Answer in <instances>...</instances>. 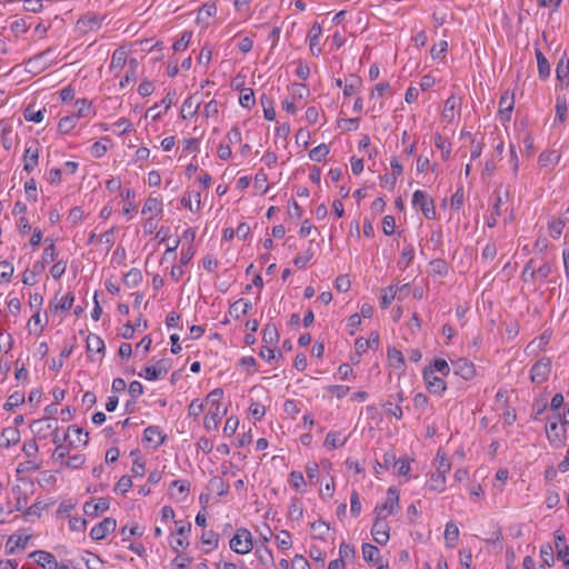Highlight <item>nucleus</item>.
Instances as JSON below:
<instances>
[{"label": "nucleus", "instance_id": "f3484780", "mask_svg": "<svg viewBox=\"0 0 569 569\" xmlns=\"http://www.w3.org/2000/svg\"><path fill=\"white\" fill-rule=\"evenodd\" d=\"M20 441V431L16 426L7 427L0 435V447L10 448Z\"/></svg>", "mask_w": 569, "mask_h": 569}, {"label": "nucleus", "instance_id": "603ef678", "mask_svg": "<svg viewBox=\"0 0 569 569\" xmlns=\"http://www.w3.org/2000/svg\"><path fill=\"white\" fill-rule=\"evenodd\" d=\"M44 112H46V109H42V110H33L31 107H28L26 110H24V119L27 121H31V122H36V123H39L43 120L44 118Z\"/></svg>", "mask_w": 569, "mask_h": 569}, {"label": "nucleus", "instance_id": "2eb2a0df", "mask_svg": "<svg viewBox=\"0 0 569 569\" xmlns=\"http://www.w3.org/2000/svg\"><path fill=\"white\" fill-rule=\"evenodd\" d=\"M423 380L430 392L440 395L446 390V383L442 378L433 375L431 370L423 371Z\"/></svg>", "mask_w": 569, "mask_h": 569}, {"label": "nucleus", "instance_id": "2f4dec72", "mask_svg": "<svg viewBox=\"0 0 569 569\" xmlns=\"http://www.w3.org/2000/svg\"><path fill=\"white\" fill-rule=\"evenodd\" d=\"M556 77L559 82H563L569 77V59L563 54L556 67Z\"/></svg>", "mask_w": 569, "mask_h": 569}, {"label": "nucleus", "instance_id": "0eeeda50", "mask_svg": "<svg viewBox=\"0 0 569 569\" xmlns=\"http://www.w3.org/2000/svg\"><path fill=\"white\" fill-rule=\"evenodd\" d=\"M177 526V536L171 537L170 546L174 551H179L180 549H184L188 547L189 542L187 540V536L191 530V525L189 522H176Z\"/></svg>", "mask_w": 569, "mask_h": 569}, {"label": "nucleus", "instance_id": "a211bd4d", "mask_svg": "<svg viewBox=\"0 0 569 569\" xmlns=\"http://www.w3.org/2000/svg\"><path fill=\"white\" fill-rule=\"evenodd\" d=\"M164 436L157 426H149L143 431V441L152 443L154 448H158L164 442Z\"/></svg>", "mask_w": 569, "mask_h": 569}, {"label": "nucleus", "instance_id": "0e129e2a", "mask_svg": "<svg viewBox=\"0 0 569 569\" xmlns=\"http://www.w3.org/2000/svg\"><path fill=\"white\" fill-rule=\"evenodd\" d=\"M428 407V398L423 393H417L413 397V408L417 410L420 415L426 411Z\"/></svg>", "mask_w": 569, "mask_h": 569}, {"label": "nucleus", "instance_id": "cd10ccee", "mask_svg": "<svg viewBox=\"0 0 569 569\" xmlns=\"http://www.w3.org/2000/svg\"><path fill=\"white\" fill-rule=\"evenodd\" d=\"M460 99L456 96H450L446 101L442 110V119L447 122H452L455 118V109L459 106Z\"/></svg>", "mask_w": 569, "mask_h": 569}, {"label": "nucleus", "instance_id": "bf43d9fd", "mask_svg": "<svg viewBox=\"0 0 569 569\" xmlns=\"http://www.w3.org/2000/svg\"><path fill=\"white\" fill-rule=\"evenodd\" d=\"M498 252L497 246L493 242L486 244L481 252V259L486 262H491Z\"/></svg>", "mask_w": 569, "mask_h": 569}, {"label": "nucleus", "instance_id": "412c9836", "mask_svg": "<svg viewBox=\"0 0 569 569\" xmlns=\"http://www.w3.org/2000/svg\"><path fill=\"white\" fill-rule=\"evenodd\" d=\"M348 440V436L342 435L340 431H329L325 439V447L328 450L341 448Z\"/></svg>", "mask_w": 569, "mask_h": 569}, {"label": "nucleus", "instance_id": "4468645a", "mask_svg": "<svg viewBox=\"0 0 569 569\" xmlns=\"http://www.w3.org/2000/svg\"><path fill=\"white\" fill-rule=\"evenodd\" d=\"M103 21V17L97 14H86L81 17L77 26L81 32H91L101 28Z\"/></svg>", "mask_w": 569, "mask_h": 569}, {"label": "nucleus", "instance_id": "6ab92c4d", "mask_svg": "<svg viewBox=\"0 0 569 569\" xmlns=\"http://www.w3.org/2000/svg\"><path fill=\"white\" fill-rule=\"evenodd\" d=\"M322 29L319 23H313L308 32L310 51L313 56H319L321 53V48L319 47V39L321 37Z\"/></svg>", "mask_w": 569, "mask_h": 569}, {"label": "nucleus", "instance_id": "c756f323", "mask_svg": "<svg viewBox=\"0 0 569 569\" xmlns=\"http://www.w3.org/2000/svg\"><path fill=\"white\" fill-rule=\"evenodd\" d=\"M427 488L431 491L442 492L446 488V476L436 471L432 472L427 482Z\"/></svg>", "mask_w": 569, "mask_h": 569}, {"label": "nucleus", "instance_id": "b1692460", "mask_svg": "<svg viewBox=\"0 0 569 569\" xmlns=\"http://www.w3.org/2000/svg\"><path fill=\"white\" fill-rule=\"evenodd\" d=\"M139 62L136 58H130L128 61V70L126 76L120 80V87L126 88L130 83L134 82L138 77Z\"/></svg>", "mask_w": 569, "mask_h": 569}, {"label": "nucleus", "instance_id": "1a4fd4ad", "mask_svg": "<svg viewBox=\"0 0 569 569\" xmlns=\"http://www.w3.org/2000/svg\"><path fill=\"white\" fill-rule=\"evenodd\" d=\"M116 527L117 521L113 518H104L91 529L90 537L93 540H102L109 532L114 531Z\"/></svg>", "mask_w": 569, "mask_h": 569}, {"label": "nucleus", "instance_id": "de8ad7c7", "mask_svg": "<svg viewBox=\"0 0 569 569\" xmlns=\"http://www.w3.org/2000/svg\"><path fill=\"white\" fill-rule=\"evenodd\" d=\"M361 88V79L356 77V76H351L350 79H349V82L343 87V94L346 97H350L352 94H355L356 92H358Z\"/></svg>", "mask_w": 569, "mask_h": 569}, {"label": "nucleus", "instance_id": "4be33fe9", "mask_svg": "<svg viewBox=\"0 0 569 569\" xmlns=\"http://www.w3.org/2000/svg\"><path fill=\"white\" fill-rule=\"evenodd\" d=\"M168 372V368L164 365V361H159L156 366L146 367L144 375L139 373L140 377H144V379L150 381H156L163 377Z\"/></svg>", "mask_w": 569, "mask_h": 569}, {"label": "nucleus", "instance_id": "4d7b16f0", "mask_svg": "<svg viewBox=\"0 0 569 569\" xmlns=\"http://www.w3.org/2000/svg\"><path fill=\"white\" fill-rule=\"evenodd\" d=\"M521 277L525 281H532L537 278V270L535 269V260L533 259H530L526 263V266L522 270Z\"/></svg>", "mask_w": 569, "mask_h": 569}, {"label": "nucleus", "instance_id": "864d4df0", "mask_svg": "<svg viewBox=\"0 0 569 569\" xmlns=\"http://www.w3.org/2000/svg\"><path fill=\"white\" fill-rule=\"evenodd\" d=\"M278 331L276 326L267 325L263 329V341L268 345H273L278 341Z\"/></svg>", "mask_w": 569, "mask_h": 569}, {"label": "nucleus", "instance_id": "37998d69", "mask_svg": "<svg viewBox=\"0 0 569 569\" xmlns=\"http://www.w3.org/2000/svg\"><path fill=\"white\" fill-rule=\"evenodd\" d=\"M328 153H329V147L326 143H321L310 150L309 158L312 161L320 162L321 160H323L327 157Z\"/></svg>", "mask_w": 569, "mask_h": 569}, {"label": "nucleus", "instance_id": "4c0bfd02", "mask_svg": "<svg viewBox=\"0 0 569 569\" xmlns=\"http://www.w3.org/2000/svg\"><path fill=\"white\" fill-rule=\"evenodd\" d=\"M398 289L395 286H390L382 290L381 295V308L387 309L391 302L397 298Z\"/></svg>", "mask_w": 569, "mask_h": 569}, {"label": "nucleus", "instance_id": "ddd939ff", "mask_svg": "<svg viewBox=\"0 0 569 569\" xmlns=\"http://www.w3.org/2000/svg\"><path fill=\"white\" fill-rule=\"evenodd\" d=\"M128 50L123 47L118 48L113 51L109 69L114 76H118L120 71L128 64Z\"/></svg>", "mask_w": 569, "mask_h": 569}, {"label": "nucleus", "instance_id": "f257e3e1", "mask_svg": "<svg viewBox=\"0 0 569 569\" xmlns=\"http://www.w3.org/2000/svg\"><path fill=\"white\" fill-rule=\"evenodd\" d=\"M223 390L216 388L207 396V413L203 420V427L208 431L217 430L219 421L227 413V408L222 406L221 399Z\"/></svg>", "mask_w": 569, "mask_h": 569}, {"label": "nucleus", "instance_id": "13d9d810", "mask_svg": "<svg viewBox=\"0 0 569 569\" xmlns=\"http://www.w3.org/2000/svg\"><path fill=\"white\" fill-rule=\"evenodd\" d=\"M69 447L63 443H58L56 449L52 452V458L57 461H60L61 465H63V461H66L67 457H69Z\"/></svg>", "mask_w": 569, "mask_h": 569}, {"label": "nucleus", "instance_id": "6e6552de", "mask_svg": "<svg viewBox=\"0 0 569 569\" xmlns=\"http://www.w3.org/2000/svg\"><path fill=\"white\" fill-rule=\"evenodd\" d=\"M389 531L390 527L385 519H375L373 526L371 528V535L377 543L385 546L390 538Z\"/></svg>", "mask_w": 569, "mask_h": 569}, {"label": "nucleus", "instance_id": "6e6d98bb", "mask_svg": "<svg viewBox=\"0 0 569 569\" xmlns=\"http://www.w3.org/2000/svg\"><path fill=\"white\" fill-rule=\"evenodd\" d=\"M563 227H565V221L561 219H556V220L550 221L549 226H548L549 234L553 239L559 238L562 233Z\"/></svg>", "mask_w": 569, "mask_h": 569}, {"label": "nucleus", "instance_id": "c85d7f7f", "mask_svg": "<svg viewBox=\"0 0 569 569\" xmlns=\"http://www.w3.org/2000/svg\"><path fill=\"white\" fill-rule=\"evenodd\" d=\"M91 103L87 99H78L73 106V113L76 118H87L91 116Z\"/></svg>", "mask_w": 569, "mask_h": 569}, {"label": "nucleus", "instance_id": "a18cd8bd", "mask_svg": "<svg viewBox=\"0 0 569 569\" xmlns=\"http://www.w3.org/2000/svg\"><path fill=\"white\" fill-rule=\"evenodd\" d=\"M311 530L316 539L323 540L329 531V526L325 521L318 520L311 523Z\"/></svg>", "mask_w": 569, "mask_h": 569}, {"label": "nucleus", "instance_id": "a878e982", "mask_svg": "<svg viewBox=\"0 0 569 569\" xmlns=\"http://www.w3.org/2000/svg\"><path fill=\"white\" fill-rule=\"evenodd\" d=\"M513 97L509 96L508 92L501 96L499 101V113L501 120L507 121L510 119V114L513 109Z\"/></svg>", "mask_w": 569, "mask_h": 569}, {"label": "nucleus", "instance_id": "72a5a7b5", "mask_svg": "<svg viewBox=\"0 0 569 569\" xmlns=\"http://www.w3.org/2000/svg\"><path fill=\"white\" fill-rule=\"evenodd\" d=\"M436 472L447 475L451 469V463L445 453L438 451L435 459Z\"/></svg>", "mask_w": 569, "mask_h": 569}, {"label": "nucleus", "instance_id": "774afa93", "mask_svg": "<svg viewBox=\"0 0 569 569\" xmlns=\"http://www.w3.org/2000/svg\"><path fill=\"white\" fill-rule=\"evenodd\" d=\"M13 274V266L4 260L0 262V280L9 281Z\"/></svg>", "mask_w": 569, "mask_h": 569}, {"label": "nucleus", "instance_id": "393cba45", "mask_svg": "<svg viewBox=\"0 0 569 569\" xmlns=\"http://www.w3.org/2000/svg\"><path fill=\"white\" fill-rule=\"evenodd\" d=\"M251 308L252 305L249 300L239 299L230 306L229 315L234 319H239L241 316L247 315Z\"/></svg>", "mask_w": 569, "mask_h": 569}, {"label": "nucleus", "instance_id": "bb28decb", "mask_svg": "<svg viewBox=\"0 0 569 569\" xmlns=\"http://www.w3.org/2000/svg\"><path fill=\"white\" fill-rule=\"evenodd\" d=\"M560 161V154L555 150L541 152L538 162L543 168H555Z\"/></svg>", "mask_w": 569, "mask_h": 569}, {"label": "nucleus", "instance_id": "9b49d317", "mask_svg": "<svg viewBox=\"0 0 569 569\" xmlns=\"http://www.w3.org/2000/svg\"><path fill=\"white\" fill-rule=\"evenodd\" d=\"M455 375L460 376L465 380H470L475 377L476 369L471 361L465 358L457 359L451 362Z\"/></svg>", "mask_w": 569, "mask_h": 569}, {"label": "nucleus", "instance_id": "e433bc0d", "mask_svg": "<svg viewBox=\"0 0 569 569\" xmlns=\"http://www.w3.org/2000/svg\"><path fill=\"white\" fill-rule=\"evenodd\" d=\"M459 537V529L453 522H448L445 529V539L449 547H453Z\"/></svg>", "mask_w": 569, "mask_h": 569}, {"label": "nucleus", "instance_id": "79ce46f5", "mask_svg": "<svg viewBox=\"0 0 569 569\" xmlns=\"http://www.w3.org/2000/svg\"><path fill=\"white\" fill-rule=\"evenodd\" d=\"M254 93L251 88H244L240 92L239 97V103L246 108L251 109V107L254 104Z\"/></svg>", "mask_w": 569, "mask_h": 569}, {"label": "nucleus", "instance_id": "9d476101", "mask_svg": "<svg viewBox=\"0 0 569 569\" xmlns=\"http://www.w3.org/2000/svg\"><path fill=\"white\" fill-rule=\"evenodd\" d=\"M39 160V143L37 141H32L27 143L24 149L23 169L28 172L32 171L38 166Z\"/></svg>", "mask_w": 569, "mask_h": 569}, {"label": "nucleus", "instance_id": "c9c22d12", "mask_svg": "<svg viewBox=\"0 0 569 569\" xmlns=\"http://www.w3.org/2000/svg\"><path fill=\"white\" fill-rule=\"evenodd\" d=\"M206 409L207 398L203 401L199 399H193L188 406V416L192 418H198Z\"/></svg>", "mask_w": 569, "mask_h": 569}, {"label": "nucleus", "instance_id": "052dcab7", "mask_svg": "<svg viewBox=\"0 0 569 569\" xmlns=\"http://www.w3.org/2000/svg\"><path fill=\"white\" fill-rule=\"evenodd\" d=\"M132 486V480L129 476H122L114 486L117 493L124 495Z\"/></svg>", "mask_w": 569, "mask_h": 569}, {"label": "nucleus", "instance_id": "473e14b6", "mask_svg": "<svg viewBox=\"0 0 569 569\" xmlns=\"http://www.w3.org/2000/svg\"><path fill=\"white\" fill-rule=\"evenodd\" d=\"M87 349L89 352H102L104 350V342L98 335L89 333L87 337Z\"/></svg>", "mask_w": 569, "mask_h": 569}, {"label": "nucleus", "instance_id": "8fccbe9b", "mask_svg": "<svg viewBox=\"0 0 569 569\" xmlns=\"http://www.w3.org/2000/svg\"><path fill=\"white\" fill-rule=\"evenodd\" d=\"M567 101L565 98L558 97L556 102V119L555 121L562 122L567 117Z\"/></svg>", "mask_w": 569, "mask_h": 569}, {"label": "nucleus", "instance_id": "aec40b11", "mask_svg": "<svg viewBox=\"0 0 569 569\" xmlns=\"http://www.w3.org/2000/svg\"><path fill=\"white\" fill-rule=\"evenodd\" d=\"M110 507V502L107 498H99L98 500L89 501L84 503L83 510L88 516H97L99 512L107 511Z\"/></svg>", "mask_w": 569, "mask_h": 569}, {"label": "nucleus", "instance_id": "58836bf2", "mask_svg": "<svg viewBox=\"0 0 569 569\" xmlns=\"http://www.w3.org/2000/svg\"><path fill=\"white\" fill-rule=\"evenodd\" d=\"M193 198L196 200V207H193V204H192L191 192H189L188 194L182 197L181 204L183 207L188 208L192 212H198L200 210V206H201L200 192L199 191L194 192Z\"/></svg>", "mask_w": 569, "mask_h": 569}, {"label": "nucleus", "instance_id": "dca6fc26", "mask_svg": "<svg viewBox=\"0 0 569 569\" xmlns=\"http://www.w3.org/2000/svg\"><path fill=\"white\" fill-rule=\"evenodd\" d=\"M29 557L33 558L34 561L43 569H57L58 561L56 557L50 552L37 550L31 552Z\"/></svg>", "mask_w": 569, "mask_h": 569}, {"label": "nucleus", "instance_id": "69168bd1", "mask_svg": "<svg viewBox=\"0 0 569 569\" xmlns=\"http://www.w3.org/2000/svg\"><path fill=\"white\" fill-rule=\"evenodd\" d=\"M191 39V32L184 31L179 40H177L172 48L174 51H183L188 48Z\"/></svg>", "mask_w": 569, "mask_h": 569}, {"label": "nucleus", "instance_id": "f8f14e48", "mask_svg": "<svg viewBox=\"0 0 569 569\" xmlns=\"http://www.w3.org/2000/svg\"><path fill=\"white\" fill-rule=\"evenodd\" d=\"M74 301V295L68 292L62 297L54 296L50 301L47 313L54 315L58 310L67 311L72 307Z\"/></svg>", "mask_w": 569, "mask_h": 569}, {"label": "nucleus", "instance_id": "5fc2aeb1", "mask_svg": "<svg viewBox=\"0 0 569 569\" xmlns=\"http://www.w3.org/2000/svg\"><path fill=\"white\" fill-rule=\"evenodd\" d=\"M435 146L441 150L443 159H447L451 152L450 143L447 142L439 133L435 136Z\"/></svg>", "mask_w": 569, "mask_h": 569}, {"label": "nucleus", "instance_id": "7ed1b4c3", "mask_svg": "<svg viewBox=\"0 0 569 569\" xmlns=\"http://www.w3.org/2000/svg\"><path fill=\"white\" fill-rule=\"evenodd\" d=\"M229 545L230 548L239 555L249 553L253 548L252 535L248 529L240 528L231 538Z\"/></svg>", "mask_w": 569, "mask_h": 569}, {"label": "nucleus", "instance_id": "680f3d73", "mask_svg": "<svg viewBox=\"0 0 569 569\" xmlns=\"http://www.w3.org/2000/svg\"><path fill=\"white\" fill-rule=\"evenodd\" d=\"M276 541L279 548L289 549L291 547V535L287 530L280 531L279 535L276 536Z\"/></svg>", "mask_w": 569, "mask_h": 569}, {"label": "nucleus", "instance_id": "a19ab883", "mask_svg": "<svg viewBox=\"0 0 569 569\" xmlns=\"http://www.w3.org/2000/svg\"><path fill=\"white\" fill-rule=\"evenodd\" d=\"M24 401V393L20 391H16L11 393L6 403L3 405V409L7 411L12 410L13 408L20 406Z\"/></svg>", "mask_w": 569, "mask_h": 569}, {"label": "nucleus", "instance_id": "c03bdc74", "mask_svg": "<svg viewBox=\"0 0 569 569\" xmlns=\"http://www.w3.org/2000/svg\"><path fill=\"white\" fill-rule=\"evenodd\" d=\"M388 359L393 368L399 369L402 368L405 365V358L402 352L397 350L396 348H391L388 350Z\"/></svg>", "mask_w": 569, "mask_h": 569}, {"label": "nucleus", "instance_id": "7c9ffc66", "mask_svg": "<svg viewBox=\"0 0 569 569\" xmlns=\"http://www.w3.org/2000/svg\"><path fill=\"white\" fill-rule=\"evenodd\" d=\"M536 58L540 78L547 79L550 76V64L547 58L539 49H536Z\"/></svg>", "mask_w": 569, "mask_h": 569}, {"label": "nucleus", "instance_id": "f704fd0d", "mask_svg": "<svg viewBox=\"0 0 569 569\" xmlns=\"http://www.w3.org/2000/svg\"><path fill=\"white\" fill-rule=\"evenodd\" d=\"M162 211V203L157 198H148L142 207V213H152L154 216Z\"/></svg>", "mask_w": 569, "mask_h": 569}, {"label": "nucleus", "instance_id": "5701e85b", "mask_svg": "<svg viewBox=\"0 0 569 569\" xmlns=\"http://www.w3.org/2000/svg\"><path fill=\"white\" fill-rule=\"evenodd\" d=\"M29 535H12L9 537L6 548L8 553H13L16 549H24L30 540Z\"/></svg>", "mask_w": 569, "mask_h": 569}, {"label": "nucleus", "instance_id": "39448f33", "mask_svg": "<svg viewBox=\"0 0 569 569\" xmlns=\"http://www.w3.org/2000/svg\"><path fill=\"white\" fill-rule=\"evenodd\" d=\"M31 431L39 438H48L58 430V422L56 419H38L30 425Z\"/></svg>", "mask_w": 569, "mask_h": 569}, {"label": "nucleus", "instance_id": "49530a36", "mask_svg": "<svg viewBox=\"0 0 569 569\" xmlns=\"http://www.w3.org/2000/svg\"><path fill=\"white\" fill-rule=\"evenodd\" d=\"M379 555L380 550L376 546L371 543L362 545V556L366 561L372 562L378 559Z\"/></svg>", "mask_w": 569, "mask_h": 569}, {"label": "nucleus", "instance_id": "ea45409f", "mask_svg": "<svg viewBox=\"0 0 569 569\" xmlns=\"http://www.w3.org/2000/svg\"><path fill=\"white\" fill-rule=\"evenodd\" d=\"M78 118L74 114L66 116L60 119L58 129L61 133H69L77 124Z\"/></svg>", "mask_w": 569, "mask_h": 569}, {"label": "nucleus", "instance_id": "09e8293b", "mask_svg": "<svg viewBox=\"0 0 569 569\" xmlns=\"http://www.w3.org/2000/svg\"><path fill=\"white\" fill-rule=\"evenodd\" d=\"M426 370H431L433 375L439 372L442 376H448L450 372V367L445 359H436L433 363Z\"/></svg>", "mask_w": 569, "mask_h": 569}, {"label": "nucleus", "instance_id": "423d86ee", "mask_svg": "<svg viewBox=\"0 0 569 569\" xmlns=\"http://www.w3.org/2000/svg\"><path fill=\"white\" fill-rule=\"evenodd\" d=\"M412 203L416 207H420L427 219H433L436 217V209L432 199L423 191L417 190L412 196Z\"/></svg>", "mask_w": 569, "mask_h": 569}, {"label": "nucleus", "instance_id": "338daca9", "mask_svg": "<svg viewBox=\"0 0 569 569\" xmlns=\"http://www.w3.org/2000/svg\"><path fill=\"white\" fill-rule=\"evenodd\" d=\"M390 91H391V88L388 82L377 83L371 91V99L380 98L387 93H390Z\"/></svg>", "mask_w": 569, "mask_h": 569}, {"label": "nucleus", "instance_id": "20e7f679", "mask_svg": "<svg viewBox=\"0 0 569 569\" xmlns=\"http://www.w3.org/2000/svg\"><path fill=\"white\" fill-rule=\"evenodd\" d=\"M551 372V359L541 358L531 368L530 380L533 383L540 385L545 382Z\"/></svg>", "mask_w": 569, "mask_h": 569}, {"label": "nucleus", "instance_id": "e2e57ef3", "mask_svg": "<svg viewBox=\"0 0 569 569\" xmlns=\"http://www.w3.org/2000/svg\"><path fill=\"white\" fill-rule=\"evenodd\" d=\"M540 557L547 566H552L555 561L552 547L550 545L542 546L540 550Z\"/></svg>", "mask_w": 569, "mask_h": 569}, {"label": "nucleus", "instance_id": "f03ea898", "mask_svg": "<svg viewBox=\"0 0 569 569\" xmlns=\"http://www.w3.org/2000/svg\"><path fill=\"white\" fill-rule=\"evenodd\" d=\"M399 510V493L393 487H390L387 491L385 501L378 503L373 510L376 518L387 519L389 516L396 513Z\"/></svg>", "mask_w": 569, "mask_h": 569}, {"label": "nucleus", "instance_id": "3c124183", "mask_svg": "<svg viewBox=\"0 0 569 569\" xmlns=\"http://www.w3.org/2000/svg\"><path fill=\"white\" fill-rule=\"evenodd\" d=\"M86 461V457L81 453H77L73 456H69L66 461H63V466L70 469H79L83 466Z\"/></svg>", "mask_w": 569, "mask_h": 569}]
</instances>
